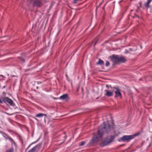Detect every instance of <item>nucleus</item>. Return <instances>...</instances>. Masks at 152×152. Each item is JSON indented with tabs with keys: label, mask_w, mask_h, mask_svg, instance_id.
Here are the masks:
<instances>
[{
	"label": "nucleus",
	"mask_w": 152,
	"mask_h": 152,
	"mask_svg": "<svg viewBox=\"0 0 152 152\" xmlns=\"http://www.w3.org/2000/svg\"><path fill=\"white\" fill-rule=\"evenodd\" d=\"M113 129V127L106 122H104L103 125L98 128L96 134L94 133V137L92 139L91 142L93 144L97 143L102 138L104 134L108 133Z\"/></svg>",
	"instance_id": "obj_1"
},
{
	"label": "nucleus",
	"mask_w": 152,
	"mask_h": 152,
	"mask_svg": "<svg viewBox=\"0 0 152 152\" xmlns=\"http://www.w3.org/2000/svg\"><path fill=\"white\" fill-rule=\"evenodd\" d=\"M28 2H30L33 7H40L42 5V3L40 0H28Z\"/></svg>",
	"instance_id": "obj_2"
},
{
	"label": "nucleus",
	"mask_w": 152,
	"mask_h": 152,
	"mask_svg": "<svg viewBox=\"0 0 152 152\" xmlns=\"http://www.w3.org/2000/svg\"><path fill=\"white\" fill-rule=\"evenodd\" d=\"M114 138V136H110L107 137L104 141H102V146L107 145L113 141Z\"/></svg>",
	"instance_id": "obj_3"
},
{
	"label": "nucleus",
	"mask_w": 152,
	"mask_h": 152,
	"mask_svg": "<svg viewBox=\"0 0 152 152\" xmlns=\"http://www.w3.org/2000/svg\"><path fill=\"white\" fill-rule=\"evenodd\" d=\"M135 135H125L123 136L121 138V140L122 141H129L130 140L133 139L135 136Z\"/></svg>",
	"instance_id": "obj_4"
},
{
	"label": "nucleus",
	"mask_w": 152,
	"mask_h": 152,
	"mask_svg": "<svg viewBox=\"0 0 152 152\" xmlns=\"http://www.w3.org/2000/svg\"><path fill=\"white\" fill-rule=\"evenodd\" d=\"M126 61L125 58L123 57H118V56L115 55V63L118 61L119 62H124Z\"/></svg>",
	"instance_id": "obj_5"
},
{
	"label": "nucleus",
	"mask_w": 152,
	"mask_h": 152,
	"mask_svg": "<svg viewBox=\"0 0 152 152\" xmlns=\"http://www.w3.org/2000/svg\"><path fill=\"white\" fill-rule=\"evenodd\" d=\"M41 144H39L34 146L28 152H37L41 147Z\"/></svg>",
	"instance_id": "obj_6"
},
{
	"label": "nucleus",
	"mask_w": 152,
	"mask_h": 152,
	"mask_svg": "<svg viewBox=\"0 0 152 152\" xmlns=\"http://www.w3.org/2000/svg\"><path fill=\"white\" fill-rule=\"evenodd\" d=\"M0 133L2 134L3 136L7 140H9L11 142H12L13 140L12 138L9 136L7 134L2 131H0Z\"/></svg>",
	"instance_id": "obj_7"
},
{
	"label": "nucleus",
	"mask_w": 152,
	"mask_h": 152,
	"mask_svg": "<svg viewBox=\"0 0 152 152\" xmlns=\"http://www.w3.org/2000/svg\"><path fill=\"white\" fill-rule=\"evenodd\" d=\"M4 102L8 103L11 105H12L13 104V101L7 97H4L3 99Z\"/></svg>",
	"instance_id": "obj_8"
},
{
	"label": "nucleus",
	"mask_w": 152,
	"mask_h": 152,
	"mask_svg": "<svg viewBox=\"0 0 152 152\" xmlns=\"http://www.w3.org/2000/svg\"><path fill=\"white\" fill-rule=\"evenodd\" d=\"M60 99L65 100L66 101H68L69 100L68 95L67 94H65L61 96L59 98Z\"/></svg>",
	"instance_id": "obj_9"
},
{
	"label": "nucleus",
	"mask_w": 152,
	"mask_h": 152,
	"mask_svg": "<svg viewBox=\"0 0 152 152\" xmlns=\"http://www.w3.org/2000/svg\"><path fill=\"white\" fill-rule=\"evenodd\" d=\"M105 95L108 97L111 96L113 95V92L109 90H104Z\"/></svg>",
	"instance_id": "obj_10"
},
{
	"label": "nucleus",
	"mask_w": 152,
	"mask_h": 152,
	"mask_svg": "<svg viewBox=\"0 0 152 152\" xmlns=\"http://www.w3.org/2000/svg\"><path fill=\"white\" fill-rule=\"evenodd\" d=\"M116 91H115V96L119 98H121V94L120 92V90L117 88H116Z\"/></svg>",
	"instance_id": "obj_11"
},
{
	"label": "nucleus",
	"mask_w": 152,
	"mask_h": 152,
	"mask_svg": "<svg viewBox=\"0 0 152 152\" xmlns=\"http://www.w3.org/2000/svg\"><path fill=\"white\" fill-rule=\"evenodd\" d=\"M152 1V0H147L146 2L144 4L145 6L147 8H148L149 7V4Z\"/></svg>",
	"instance_id": "obj_12"
},
{
	"label": "nucleus",
	"mask_w": 152,
	"mask_h": 152,
	"mask_svg": "<svg viewBox=\"0 0 152 152\" xmlns=\"http://www.w3.org/2000/svg\"><path fill=\"white\" fill-rule=\"evenodd\" d=\"M96 64L100 65H103L104 64V62L100 58H99V61L97 63H96Z\"/></svg>",
	"instance_id": "obj_13"
},
{
	"label": "nucleus",
	"mask_w": 152,
	"mask_h": 152,
	"mask_svg": "<svg viewBox=\"0 0 152 152\" xmlns=\"http://www.w3.org/2000/svg\"><path fill=\"white\" fill-rule=\"evenodd\" d=\"M44 116H46V114L43 113H39L36 115V117L38 118H41L43 117Z\"/></svg>",
	"instance_id": "obj_14"
},
{
	"label": "nucleus",
	"mask_w": 152,
	"mask_h": 152,
	"mask_svg": "<svg viewBox=\"0 0 152 152\" xmlns=\"http://www.w3.org/2000/svg\"><path fill=\"white\" fill-rule=\"evenodd\" d=\"M5 152H14V149L13 148H11L7 150Z\"/></svg>",
	"instance_id": "obj_15"
},
{
	"label": "nucleus",
	"mask_w": 152,
	"mask_h": 152,
	"mask_svg": "<svg viewBox=\"0 0 152 152\" xmlns=\"http://www.w3.org/2000/svg\"><path fill=\"white\" fill-rule=\"evenodd\" d=\"M86 143V142L84 141H82L81 142L80 144V146H83Z\"/></svg>",
	"instance_id": "obj_16"
},
{
	"label": "nucleus",
	"mask_w": 152,
	"mask_h": 152,
	"mask_svg": "<svg viewBox=\"0 0 152 152\" xmlns=\"http://www.w3.org/2000/svg\"><path fill=\"white\" fill-rule=\"evenodd\" d=\"M110 58H111V60L112 61H113V62H114V55H113L112 56V57H110Z\"/></svg>",
	"instance_id": "obj_17"
},
{
	"label": "nucleus",
	"mask_w": 152,
	"mask_h": 152,
	"mask_svg": "<svg viewBox=\"0 0 152 152\" xmlns=\"http://www.w3.org/2000/svg\"><path fill=\"white\" fill-rule=\"evenodd\" d=\"M109 62L108 61H106V63H105V65L106 66H108L109 65Z\"/></svg>",
	"instance_id": "obj_18"
},
{
	"label": "nucleus",
	"mask_w": 152,
	"mask_h": 152,
	"mask_svg": "<svg viewBox=\"0 0 152 152\" xmlns=\"http://www.w3.org/2000/svg\"><path fill=\"white\" fill-rule=\"evenodd\" d=\"M20 60L23 62H24L25 61V60L24 59L22 58H20Z\"/></svg>",
	"instance_id": "obj_19"
},
{
	"label": "nucleus",
	"mask_w": 152,
	"mask_h": 152,
	"mask_svg": "<svg viewBox=\"0 0 152 152\" xmlns=\"http://www.w3.org/2000/svg\"><path fill=\"white\" fill-rule=\"evenodd\" d=\"M3 102L2 100L1 99V98L0 97V103L2 104Z\"/></svg>",
	"instance_id": "obj_20"
},
{
	"label": "nucleus",
	"mask_w": 152,
	"mask_h": 152,
	"mask_svg": "<svg viewBox=\"0 0 152 152\" xmlns=\"http://www.w3.org/2000/svg\"><path fill=\"white\" fill-rule=\"evenodd\" d=\"M74 3H77L78 0H73Z\"/></svg>",
	"instance_id": "obj_21"
},
{
	"label": "nucleus",
	"mask_w": 152,
	"mask_h": 152,
	"mask_svg": "<svg viewBox=\"0 0 152 152\" xmlns=\"http://www.w3.org/2000/svg\"><path fill=\"white\" fill-rule=\"evenodd\" d=\"M125 53H128V51L127 50H125Z\"/></svg>",
	"instance_id": "obj_22"
},
{
	"label": "nucleus",
	"mask_w": 152,
	"mask_h": 152,
	"mask_svg": "<svg viewBox=\"0 0 152 152\" xmlns=\"http://www.w3.org/2000/svg\"><path fill=\"white\" fill-rule=\"evenodd\" d=\"M34 143V142H33L31 144H30L29 146L28 147V148L31 145V144H33V143Z\"/></svg>",
	"instance_id": "obj_23"
},
{
	"label": "nucleus",
	"mask_w": 152,
	"mask_h": 152,
	"mask_svg": "<svg viewBox=\"0 0 152 152\" xmlns=\"http://www.w3.org/2000/svg\"><path fill=\"white\" fill-rule=\"evenodd\" d=\"M129 50L130 51H132V49L131 48H130L129 49Z\"/></svg>",
	"instance_id": "obj_24"
},
{
	"label": "nucleus",
	"mask_w": 152,
	"mask_h": 152,
	"mask_svg": "<svg viewBox=\"0 0 152 152\" xmlns=\"http://www.w3.org/2000/svg\"><path fill=\"white\" fill-rule=\"evenodd\" d=\"M34 118L37 121H38V119H37V118Z\"/></svg>",
	"instance_id": "obj_25"
},
{
	"label": "nucleus",
	"mask_w": 152,
	"mask_h": 152,
	"mask_svg": "<svg viewBox=\"0 0 152 152\" xmlns=\"http://www.w3.org/2000/svg\"><path fill=\"white\" fill-rule=\"evenodd\" d=\"M97 42H95V44H94V45H95L96 44V43H97Z\"/></svg>",
	"instance_id": "obj_26"
},
{
	"label": "nucleus",
	"mask_w": 152,
	"mask_h": 152,
	"mask_svg": "<svg viewBox=\"0 0 152 152\" xmlns=\"http://www.w3.org/2000/svg\"><path fill=\"white\" fill-rule=\"evenodd\" d=\"M108 85H106V87H107V88H108Z\"/></svg>",
	"instance_id": "obj_27"
},
{
	"label": "nucleus",
	"mask_w": 152,
	"mask_h": 152,
	"mask_svg": "<svg viewBox=\"0 0 152 152\" xmlns=\"http://www.w3.org/2000/svg\"><path fill=\"white\" fill-rule=\"evenodd\" d=\"M36 88H37V89H38L39 88V87L38 86H37Z\"/></svg>",
	"instance_id": "obj_28"
},
{
	"label": "nucleus",
	"mask_w": 152,
	"mask_h": 152,
	"mask_svg": "<svg viewBox=\"0 0 152 152\" xmlns=\"http://www.w3.org/2000/svg\"><path fill=\"white\" fill-rule=\"evenodd\" d=\"M41 83V82H39V83Z\"/></svg>",
	"instance_id": "obj_29"
},
{
	"label": "nucleus",
	"mask_w": 152,
	"mask_h": 152,
	"mask_svg": "<svg viewBox=\"0 0 152 152\" xmlns=\"http://www.w3.org/2000/svg\"><path fill=\"white\" fill-rule=\"evenodd\" d=\"M41 83V82H39V83Z\"/></svg>",
	"instance_id": "obj_30"
}]
</instances>
